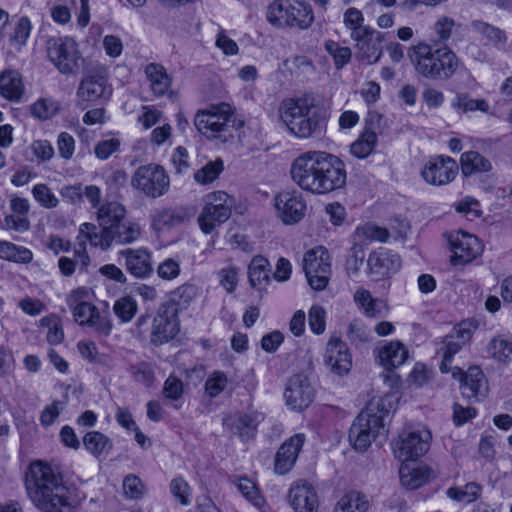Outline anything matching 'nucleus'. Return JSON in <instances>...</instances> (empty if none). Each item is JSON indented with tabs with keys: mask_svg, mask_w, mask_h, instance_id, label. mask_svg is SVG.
<instances>
[{
	"mask_svg": "<svg viewBox=\"0 0 512 512\" xmlns=\"http://www.w3.org/2000/svg\"><path fill=\"white\" fill-rule=\"evenodd\" d=\"M32 194L35 200L46 209L55 208L59 204V199L46 184L35 185Z\"/></svg>",
	"mask_w": 512,
	"mask_h": 512,
	"instance_id": "obj_55",
	"label": "nucleus"
},
{
	"mask_svg": "<svg viewBox=\"0 0 512 512\" xmlns=\"http://www.w3.org/2000/svg\"><path fill=\"white\" fill-rule=\"evenodd\" d=\"M380 427L377 420L369 419L367 414H360L354 420L349 430V442L355 450L365 451L376 438Z\"/></svg>",
	"mask_w": 512,
	"mask_h": 512,
	"instance_id": "obj_17",
	"label": "nucleus"
},
{
	"mask_svg": "<svg viewBox=\"0 0 512 512\" xmlns=\"http://www.w3.org/2000/svg\"><path fill=\"white\" fill-rule=\"evenodd\" d=\"M353 299L367 317L376 318L380 316L382 301L372 297L368 290L358 288L354 293Z\"/></svg>",
	"mask_w": 512,
	"mask_h": 512,
	"instance_id": "obj_44",
	"label": "nucleus"
},
{
	"mask_svg": "<svg viewBox=\"0 0 512 512\" xmlns=\"http://www.w3.org/2000/svg\"><path fill=\"white\" fill-rule=\"evenodd\" d=\"M126 209L117 201L103 203L96 211V219L100 227L114 228L125 218Z\"/></svg>",
	"mask_w": 512,
	"mask_h": 512,
	"instance_id": "obj_35",
	"label": "nucleus"
},
{
	"mask_svg": "<svg viewBox=\"0 0 512 512\" xmlns=\"http://www.w3.org/2000/svg\"><path fill=\"white\" fill-rule=\"evenodd\" d=\"M369 507L370 502L364 493L350 490L337 501L333 512H367Z\"/></svg>",
	"mask_w": 512,
	"mask_h": 512,
	"instance_id": "obj_36",
	"label": "nucleus"
},
{
	"mask_svg": "<svg viewBox=\"0 0 512 512\" xmlns=\"http://www.w3.org/2000/svg\"><path fill=\"white\" fill-rule=\"evenodd\" d=\"M224 169V163L221 159L209 161L194 174V179L201 185L210 184L215 181Z\"/></svg>",
	"mask_w": 512,
	"mask_h": 512,
	"instance_id": "obj_50",
	"label": "nucleus"
},
{
	"mask_svg": "<svg viewBox=\"0 0 512 512\" xmlns=\"http://www.w3.org/2000/svg\"><path fill=\"white\" fill-rule=\"evenodd\" d=\"M351 39L355 42L356 53L360 60L373 64L380 59L382 43L385 40L382 32L370 27L362 32L358 31Z\"/></svg>",
	"mask_w": 512,
	"mask_h": 512,
	"instance_id": "obj_13",
	"label": "nucleus"
},
{
	"mask_svg": "<svg viewBox=\"0 0 512 512\" xmlns=\"http://www.w3.org/2000/svg\"><path fill=\"white\" fill-rule=\"evenodd\" d=\"M0 259L28 264L33 259V253L26 247L17 246L8 241H0Z\"/></svg>",
	"mask_w": 512,
	"mask_h": 512,
	"instance_id": "obj_43",
	"label": "nucleus"
},
{
	"mask_svg": "<svg viewBox=\"0 0 512 512\" xmlns=\"http://www.w3.org/2000/svg\"><path fill=\"white\" fill-rule=\"evenodd\" d=\"M267 21L277 29L307 30L315 21V13L306 0H274L266 11Z\"/></svg>",
	"mask_w": 512,
	"mask_h": 512,
	"instance_id": "obj_5",
	"label": "nucleus"
},
{
	"mask_svg": "<svg viewBox=\"0 0 512 512\" xmlns=\"http://www.w3.org/2000/svg\"><path fill=\"white\" fill-rule=\"evenodd\" d=\"M481 486L477 483H467L462 487H452L447 490L449 498L458 502L469 504L477 500L481 494Z\"/></svg>",
	"mask_w": 512,
	"mask_h": 512,
	"instance_id": "obj_48",
	"label": "nucleus"
},
{
	"mask_svg": "<svg viewBox=\"0 0 512 512\" xmlns=\"http://www.w3.org/2000/svg\"><path fill=\"white\" fill-rule=\"evenodd\" d=\"M113 242L126 245L137 241L141 236V227L133 221H125L117 224L112 229Z\"/></svg>",
	"mask_w": 512,
	"mask_h": 512,
	"instance_id": "obj_45",
	"label": "nucleus"
},
{
	"mask_svg": "<svg viewBox=\"0 0 512 512\" xmlns=\"http://www.w3.org/2000/svg\"><path fill=\"white\" fill-rule=\"evenodd\" d=\"M233 107L225 102L210 105L206 109L199 110L194 117L196 129L209 139H220L226 142L233 137L230 133Z\"/></svg>",
	"mask_w": 512,
	"mask_h": 512,
	"instance_id": "obj_6",
	"label": "nucleus"
},
{
	"mask_svg": "<svg viewBox=\"0 0 512 512\" xmlns=\"http://www.w3.org/2000/svg\"><path fill=\"white\" fill-rule=\"evenodd\" d=\"M232 198L224 191H215L206 195L205 206L198 216L201 231L211 234L231 216Z\"/></svg>",
	"mask_w": 512,
	"mask_h": 512,
	"instance_id": "obj_9",
	"label": "nucleus"
},
{
	"mask_svg": "<svg viewBox=\"0 0 512 512\" xmlns=\"http://www.w3.org/2000/svg\"><path fill=\"white\" fill-rule=\"evenodd\" d=\"M450 246L453 252L451 260L454 264L468 263L478 257L483 250L476 236L462 231L450 236Z\"/></svg>",
	"mask_w": 512,
	"mask_h": 512,
	"instance_id": "obj_21",
	"label": "nucleus"
},
{
	"mask_svg": "<svg viewBox=\"0 0 512 512\" xmlns=\"http://www.w3.org/2000/svg\"><path fill=\"white\" fill-rule=\"evenodd\" d=\"M123 489L126 497L130 499H139L145 493V486L139 477L128 475L123 481Z\"/></svg>",
	"mask_w": 512,
	"mask_h": 512,
	"instance_id": "obj_62",
	"label": "nucleus"
},
{
	"mask_svg": "<svg viewBox=\"0 0 512 512\" xmlns=\"http://www.w3.org/2000/svg\"><path fill=\"white\" fill-rule=\"evenodd\" d=\"M432 433L425 425L405 427L392 442L394 455L402 462L414 461L430 449Z\"/></svg>",
	"mask_w": 512,
	"mask_h": 512,
	"instance_id": "obj_7",
	"label": "nucleus"
},
{
	"mask_svg": "<svg viewBox=\"0 0 512 512\" xmlns=\"http://www.w3.org/2000/svg\"><path fill=\"white\" fill-rule=\"evenodd\" d=\"M392 409L391 397L388 395L381 397H373L366 408L361 411L363 414H367L369 419H375L380 427H384V418L388 416Z\"/></svg>",
	"mask_w": 512,
	"mask_h": 512,
	"instance_id": "obj_42",
	"label": "nucleus"
},
{
	"mask_svg": "<svg viewBox=\"0 0 512 512\" xmlns=\"http://www.w3.org/2000/svg\"><path fill=\"white\" fill-rule=\"evenodd\" d=\"M343 23L350 31V37L355 36L358 31L370 28L368 25H364V16L362 12L354 7L348 8L343 14Z\"/></svg>",
	"mask_w": 512,
	"mask_h": 512,
	"instance_id": "obj_54",
	"label": "nucleus"
},
{
	"mask_svg": "<svg viewBox=\"0 0 512 512\" xmlns=\"http://www.w3.org/2000/svg\"><path fill=\"white\" fill-rule=\"evenodd\" d=\"M179 332V320L175 311L168 308L159 310L153 319L150 340L162 345L173 339Z\"/></svg>",
	"mask_w": 512,
	"mask_h": 512,
	"instance_id": "obj_22",
	"label": "nucleus"
},
{
	"mask_svg": "<svg viewBox=\"0 0 512 512\" xmlns=\"http://www.w3.org/2000/svg\"><path fill=\"white\" fill-rule=\"evenodd\" d=\"M324 363L334 374H347L352 366V357L347 344L337 337H331L326 345Z\"/></svg>",
	"mask_w": 512,
	"mask_h": 512,
	"instance_id": "obj_16",
	"label": "nucleus"
},
{
	"mask_svg": "<svg viewBox=\"0 0 512 512\" xmlns=\"http://www.w3.org/2000/svg\"><path fill=\"white\" fill-rule=\"evenodd\" d=\"M240 269L235 266H227L218 271L219 284L227 293L236 290L239 281Z\"/></svg>",
	"mask_w": 512,
	"mask_h": 512,
	"instance_id": "obj_57",
	"label": "nucleus"
},
{
	"mask_svg": "<svg viewBox=\"0 0 512 512\" xmlns=\"http://www.w3.org/2000/svg\"><path fill=\"white\" fill-rule=\"evenodd\" d=\"M326 312L323 307L314 305L309 309L308 321L310 330L317 335L324 333L326 329Z\"/></svg>",
	"mask_w": 512,
	"mask_h": 512,
	"instance_id": "obj_59",
	"label": "nucleus"
},
{
	"mask_svg": "<svg viewBox=\"0 0 512 512\" xmlns=\"http://www.w3.org/2000/svg\"><path fill=\"white\" fill-rule=\"evenodd\" d=\"M26 490L43 512H75V504L61 473L48 463L34 461L26 473Z\"/></svg>",
	"mask_w": 512,
	"mask_h": 512,
	"instance_id": "obj_2",
	"label": "nucleus"
},
{
	"mask_svg": "<svg viewBox=\"0 0 512 512\" xmlns=\"http://www.w3.org/2000/svg\"><path fill=\"white\" fill-rule=\"evenodd\" d=\"M241 494L255 506H260L263 502L259 495L258 489L253 481L248 478H240L237 484Z\"/></svg>",
	"mask_w": 512,
	"mask_h": 512,
	"instance_id": "obj_63",
	"label": "nucleus"
},
{
	"mask_svg": "<svg viewBox=\"0 0 512 512\" xmlns=\"http://www.w3.org/2000/svg\"><path fill=\"white\" fill-rule=\"evenodd\" d=\"M325 50L332 56L337 69H342L351 59L352 52L349 47L341 46L339 43L328 40L325 43Z\"/></svg>",
	"mask_w": 512,
	"mask_h": 512,
	"instance_id": "obj_52",
	"label": "nucleus"
},
{
	"mask_svg": "<svg viewBox=\"0 0 512 512\" xmlns=\"http://www.w3.org/2000/svg\"><path fill=\"white\" fill-rule=\"evenodd\" d=\"M451 106L462 113H469L475 111L487 113L490 108L486 100L473 99L466 93L457 94L455 98L452 100Z\"/></svg>",
	"mask_w": 512,
	"mask_h": 512,
	"instance_id": "obj_47",
	"label": "nucleus"
},
{
	"mask_svg": "<svg viewBox=\"0 0 512 512\" xmlns=\"http://www.w3.org/2000/svg\"><path fill=\"white\" fill-rule=\"evenodd\" d=\"M377 134L369 129L361 133L357 140L350 145V152L353 156L363 159L368 157L375 149Z\"/></svg>",
	"mask_w": 512,
	"mask_h": 512,
	"instance_id": "obj_46",
	"label": "nucleus"
},
{
	"mask_svg": "<svg viewBox=\"0 0 512 512\" xmlns=\"http://www.w3.org/2000/svg\"><path fill=\"white\" fill-rule=\"evenodd\" d=\"M137 302L130 296L118 299L113 306L115 315L124 323L130 322L137 312Z\"/></svg>",
	"mask_w": 512,
	"mask_h": 512,
	"instance_id": "obj_53",
	"label": "nucleus"
},
{
	"mask_svg": "<svg viewBox=\"0 0 512 512\" xmlns=\"http://www.w3.org/2000/svg\"><path fill=\"white\" fill-rule=\"evenodd\" d=\"M77 239L80 245H85L87 242L95 247L105 251L108 250L113 244L112 228L97 227L92 223H82L79 227V234Z\"/></svg>",
	"mask_w": 512,
	"mask_h": 512,
	"instance_id": "obj_29",
	"label": "nucleus"
},
{
	"mask_svg": "<svg viewBox=\"0 0 512 512\" xmlns=\"http://www.w3.org/2000/svg\"><path fill=\"white\" fill-rule=\"evenodd\" d=\"M471 338L469 330L459 327L455 328L453 333L447 335L442 346L438 349V353L442 355L440 370L442 373L453 372L455 367L451 366L453 356L468 343Z\"/></svg>",
	"mask_w": 512,
	"mask_h": 512,
	"instance_id": "obj_27",
	"label": "nucleus"
},
{
	"mask_svg": "<svg viewBox=\"0 0 512 512\" xmlns=\"http://www.w3.org/2000/svg\"><path fill=\"white\" fill-rule=\"evenodd\" d=\"M49 60L64 74L73 73L80 65L81 55L76 41L68 36L54 37L47 42Z\"/></svg>",
	"mask_w": 512,
	"mask_h": 512,
	"instance_id": "obj_11",
	"label": "nucleus"
},
{
	"mask_svg": "<svg viewBox=\"0 0 512 512\" xmlns=\"http://www.w3.org/2000/svg\"><path fill=\"white\" fill-rule=\"evenodd\" d=\"M228 379L223 372H213L205 382V391L210 397L218 396L227 386Z\"/></svg>",
	"mask_w": 512,
	"mask_h": 512,
	"instance_id": "obj_60",
	"label": "nucleus"
},
{
	"mask_svg": "<svg viewBox=\"0 0 512 512\" xmlns=\"http://www.w3.org/2000/svg\"><path fill=\"white\" fill-rule=\"evenodd\" d=\"M85 449L94 457L108 454L113 448L112 440L98 431H90L83 437Z\"/></svg>",
	"mask_w": 512,
	"mask_h": 512,
	"instance_id": "obj_41",
	"label": "nucleus"
},
{
	"mask_svg": "<svg viewBox=\"0 0 512 512\" xmlns=\"http://www.w3.org/2000/svg\"><path fill=\"white\" fill-rule=\"evenodd\" d=\"M376 354L379 364L390 370L404 364L408 357V350L401 342L390 341L377 348Z\"/></svg>",
	"mask_w": 512,
	"mask_h": 512,
	"instance_id": "obj_30",
	"label": "nucleus"
},
{
	"mask_svg": "<svg viewBox=\"0 0 512 512\" xmlns=\"http://www.w3.org/2000/svg\"><path fill=\"white\" fill-rule=\"evenodd\" d=\"M90 291L80 287L73 290L67 297V304L73 313L75 321L80 325H89L99 311L89 302Z\"/></svg>",
	"mask_w": 512,
	"mask_h": 512,
	"instance_id": "obj_25",
	"label": "nucleus"
},
{
	"mask_svg": "<svg viewBox=\"0 0 512 512\" xmlns=\"http://www.w3.org/2000/svg\"><path fill=\"white\" fill-rule=\"evenodd\" d=\"M24 94L21 74L16 70H5L0 74V95L11 101L19 102Z\"/></svg>",
	"mask_w": 512,
	"mask_h": 512,
	"instance_id": "obj_32",
	"label": "nucleus"
},
{
	"mask_svg": "<svg viewBox=\"0 0 512 512\" xmlns=\"http://www.w3.org/2000/svg\"><path fill=\"white\" fill-rule=\"evenodd\" d=\"M269 274V261L261 255L253 257L248 266V279L250 285L258 290H263L270 282Z\"/></svg>",
	"mask_w": 512,
	"mask_h": 512,
	"instance_id": "obj_34",
	"label": "nucleus"
},
{
	"mask_svg": "<svg viewBox=\"0 0 512 512\" xmlns=\"http://www.w3.org/2000/svg\"><path fill=\"white\" fill-rule=\"evenodd\" d=\"M303 270L312 289L326 288L331 274V258L328 250L317 246L304 254Z\"/></svg>",
	"mask_w": 512,
	"mask_h": 512,
	"instance_id": "obj_10",
	"label": "nucleus"
},
{
	"mask_svg": "<svg viewBox=\"0 0 512 512\" xmlns=\"http://www.w3.org/2000/svg\"><path fill=\"white\" fill-rule=\"evenodd\" d=\"M275 208L285 224H294L304 216L306 204L299 192L285 191L276 196Z\"/></svg>",
	"mask_w": 512,
	"mask_h": 512,
	"instance_id": "obj_20",
	"label": "nucleus"
},
{
	"mask_svg": "<svg viewBox=\"0 0 512 512\" xmlns=\"http://www.w3.org/2000/svg\"><path fill=\"white\" fill-rule=\"evenodd\" d=\"M400 267V256L384 248L371 252L367 259L368 274L376 281L396 273Z\"/></svg>",
	"mask_w": 512,
	"mask_h": 512,
	"instance_id": "obj_19",
	"label": "nucleus"
},
{
	"mask_svg": "<svg viewBox=\"0 0 512 512\" xmlns=\"http://www.w3.org/2000/svg\"><path fill=\"white\" fill-rule=\"evenodd\" d=\"M458 174L457 162L449 156L430 157L421 170L423 180L434 186L452 182Z\"/></svg>",
	"mask_w": 512,
	"mask_h": 512,
	"instance_id": "obj_12",
	"label": "nucleus"
},
{
	"mask_svg": "<svg viewBox=\"0 0 512 512\" xmlns=\"http://www.w3.org/2000/svg\"><path fill=\"white\" fill-rule=\"evenodd\" d=\"M473 32L484 36L490 41L499 42L503 38V33L500 29L491 26L490 24L481 20H474L470 24Z\"/></svg>",
	"mask_w": 512,
	"mask_h": 512,
	"instance_id": "obj_61",
	"label": "nucleus"
},
{
	"mask_svg": "<svg viewBox=\"0 0 512 512\" xmlns=\"http://www.w3.org/2000/svg\"><path fill=\"white\" fill-rule=\"evenodd\" d=\"M452 376L461 381L462 395L468 399H479L486 393V382L479 367H470L465 373L458 367L453 369Z\"/></svg>",
	"mask_w": 512,
	"mask_h": 512,
	"instance_id": "obj_24",
	"label": "nucleus"
},
{
	"mask_svg": "<svg viewBox=\"0 0 512 512\" xmlns=\"http://www.w3.org/2000/svg\"><path fill=\"white\" fill-rule=\"evenodd\" d=\"M263 420V413L257 410H248L225 418L224 425L229 427L242 440H248L255 435L258 425Z\"/></svg>",
	"mask_w": 512,
	"mask_h": 512,
	"instance_id": "obj_23",
	"label": "nucleus"
},
{
	"mask_svg": "<svg viewBox=\"0 0 512 512\" xmlns=\"http://www.w3.org/2000/svg\"><path fill=\"white\" fill-rule=\"evenodd\" d=\"M40 326L48 329L46 340L51 345H58L64 340V331L59 317L54 314L43 317Z\"/></svg>",
	"mask_w": 512,
	"mask_h": 512,
	"instance_id": "obj_49",
	"label": "nucleus"
},
{
	"mask_svg": "<svg viewBox=\"0 0 512 512\" xmlns=\"http://www.w3.org/2000/svg\"><path fill=\"white\" fill-rule=\"evenodd\" d=\"M186 218V212L182 208H165L152 216V227L155 231L171 229L183 223Z\"/></svg>",
	"mask_w": 512,
	"mask_h": 512,
	"instance_id": "obj_37",
	"label": "nucleus"
},
{
	"mask_svg": "<svg viewBox=\"0 0 512 512\" xmlns=\"http://www.w3.org/2000/svg\"><path fill=\"white\" fill-rule=\"evenodd\" d=\"M284 398L286 405L292 410L302 411L307 408L314 399V389L303 375H294L287 383Z\"/></svg>",
	"mask_w": 512,
	"mask_h": 512,
	"instance_id": "obj_15",
	"label": "nucleus"
},
{
	"mask_svg": "<svg viewBox=\"0 0 512 512\" xmlns=\"http://www.w3.org/2000/svg\"><path fill=\"white\" fill-rule=\"evenodd\" d=\"M31 31V23L27 17H22L16 23L13 33L10 36L11 44L20 49L24 46L29 38Z\"/></svg>",
	"mask_w": 512,
	"mask_h": 512,
	"instance_id": "obj_56",
	"label": "nucleus"
},
{
	"mask_svg": "<svg viewBox=\"0 0 512 512\" xmlns=\"http://www.w3.org/2000/svg\"><path fill=\"white\" fill-rule=\"evenodd\" d=\"M172 494L179 500L182 505L190 504V491L189 484L182 478H174L170 484Z\"/></svg>",
	"mask_w": 512,
	"mask_h": 512,
	"instance_id": "obj_64",
	"label": "nucleus"
},
{
	"mask_svg": "<svg viewBox=\"0 0 512 512\" xmlns=\"http://www.w3.org/2000/svg\"><path fill=\"white\" fill-rule=\"evenodd\" d=\"M389 238V232L386 228L367 223L357 227L353 233L355 244L366 245L372 241L386 242Z\"/></svg>",
	"mask_w": 512,
	"mask_h": 512,
	"instance_id": "obj_39",
	"label": "nucleus"
},
{
	"mask_svg": "<svg viewBox=\"0 0 512 512\" xmlns=\"http://www.w3.org/2000/svg\"><path fill=\"white\" fill-rule=\"evenodd\" d=\"M119 263L126 271L138 279L149 277L153 272L152 253L144 247L127 248L118 252Z\"/></svg>",
	"mask_w": 512,
	"mask_h": 512,
	"instance_id": "obj_14",
	"label": "nucleus"
},
{
	"mask_svg": "<svg viewBox=\"0 0 512 512\" xmlns=\"http://www.w3.org/2000/svg\"><path fill=\"white\" fill-rule=\"evenodd\" d=\"M110 94L111 89L105 77L101 75H89L80 82L76 92V102L82 109H86L92 103H95L101 98L108 97Z\"/></svg>",
	"mask_w": 512,
	"mask_h": 512,
	"instance_id": "obj_18",
	"label": "nucleus"
},
{
	"mask_svg": "<svg viewBox=\"0 0 512 512\" xmlns=\"http://www.w3.org/2000/svg\"><path fill=\"white\" fill-rule=\"evenodd\" d=\"M289 502L295 512H316L318 497L315 488L306 482H297L289 490Z\"/></svg>",
	"mask_w": 512,
	"mask_h": 512,
	"instance_id": "obj_28",
	"label": "nucleus"
},
{
	"mask_svg": "<svg viewBox=\"0 0 512 512\" xmlns=\"http://www.w3.org/2000/svg\"><path fill=\"white\" fill-rule=\"evenodd\" d=\"M131 186L144 196L156 199L168 192L170 178L161 165L149 163L135 170L131 177Z\"/></svg>",
	"mask_w": 512,
	"mask_h": 512,
	"instance_id": "obj_8",
	"label": "nucleus"
},
{
	"mask_svg": "<svg viewBox=\"0 0 512 512\" xmlns=\"http://www.w3.org/2000/svg\"><path fill=\"white\" fill-rule=\"evenodd\" d=\"M180 272V261L175 258H166L157 267L158 277L166 281L176 279L180 275Z\"/></svg>",
	"mask_w": 512,
	"mask_h": 512,
	"instance_id": "obj_58",
	"label": "nucleus"
},
{
	"mask_svg": "<svg viewBox=\"0 0 512 512\" xmlns=\"http://www.w3.org/2000/svg\"><path fill=\"white\" fill-rule=\"evenodd\" d=\"M489 352L495 360L501 363L511 362L512 341L503 337H496L490 342Z\"/></svg>",
	"mask_w": 512,
	"mask_h": 512,
	"instance_id": "obj_51",
	"label": "nucleus"
},
{
	"mask_svg": "<svg viewBox=\"0 0 512 512\" xmlns=\"http://www.w3.org/2000/svg\"><path fill=\"white\" fill-rule=\"evenodd\" d=\"M305 440V435L298 433L280 446L275 456L274 469L276 473L284 475L293 468Z\"/></svg>",
	"mask_w": 512,
	"mask_h": 512,
	"instance_id": "obj_26",
	"label": "nucleus"
},
{
	"mask_svg": "<svg viewBox=\"0 0 512 512\" xmlns=\"http://www.w3.org/2000/svg\"><path fill=\"white\" fill-rule=\"evenodd\" d=\"M201 294V288L193 283H184L170 293V301L178 309H187Z\"/></svg>",
	"mask_w": 512,
	"mask_h": 512,
	"instance_id": "obj_40",
	"label": "nucleus"
},
{
	"mask_svg": "<svg viewBox=\"0 0 512 512\" xmlns=\"http://www.w3.org/2000/svg\"><path fill=\"white\" fill-rule=\"evenodd\" d=\"M280 118L289 132L299 139L321 134L326 121L324 109L313 95L287 98L280 105Z\"/></svg>",
	"mask_w": 512,
	"mask_h": 512,
	"instance_id": "obj_3",
	"label": "nucleus"
},
{
	"mask_svg": "<svg viewBox=\"0 0 512 512\" xmlns=\"http://www.w3.org/2000/svg\"><path fill=\"white\" fill-rule=\"evenodd\" d=\"M145 75L149 81L150 89L155 96L161 97L170 91L171 78L162 65L156 63L147 65Z\"/></svg>",
	"mask_w": 512,
	"mask_h": 512,
	"instance_id": "obj_33",
	"label": "nucleus"
},
{
	"mask_svg": "<svg viewBox=\"0 0 512 512\" xmlns=\"http://www.w3.org/2000/svg\"><path fill=\"white\" fill-rule=\"evenodd\" d=\"M293 182L302 190L323 195L341 189L346 184L344 162L325 151H307L296 157L290 168Z\"/></svg>",
	"mask_w": 512,
	"mask_h": 512,
	"instance_id": "obj_1",
	"label": "nucleus"
},
{
	"mask_svg": "<svg viewBox=\"0 0 512 512\" xmlns=\"http://www.w3.org/2000/svg\"><path fill=\"white\" fill-rule=\"evenodd\" d=\"M411 62L417 73L430 80H448L464 68L457 55L448 47L434 48L421 42L411 48Z\"/></svg>",
	"mask_w": 512,
	"mask_h": 512,
	"instance_id": "obj_4",
	"label": "nucleus"
},
{
	"mask_svg": "<svg viewBox=\"0 0 512 512\" xmlns=\"http://www.w3.org/2000/svg\"><path fill=\"white\" fill-rule=\"evenodd\" d=\"M461 170L464 176H471L477 173H487L492 170V163L489 159L476 151H467L460 158Z\"/></svg>",
	"mask_w": 512,
	"mask_h": 512,
	"instance_id": "obj_38",
	"label": "nucleus"
},
{
	"mask_svg": "<svg viewBox=\"0 0 512 512\" xmlns=\"http://www.w3.org/2000/svg\"><path fill=\"white\" fill-rule=\"evenodd\" d=\"M401 484L409 490H415L426 484L432 471L425 465L404 463L399 469Z\"/></svg>",
	"mask_w": 512,
	"mask_h": 512,
	"instance_id": "obj_31",
	"label": "nucleus"
}]
</instances>
